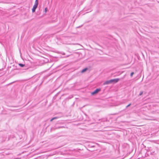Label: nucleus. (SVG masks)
<instances>
[{
  "label": "nucleus",
  "mask_w": 159,
  "mask_h": 159,
  "mask_svg": "<svg viewBox=\"0 0 159 159\" xmlns=\"http://www.w3.org/2000/svg\"><path fill=\"white\" fill-rule=\"evenodd\" d=\"M100 90H101V89L100 88L97 89L94 91L92 92L91 94L92 95H94L97 93Z\"/></svg>",
  "instance_id": "1"
},
{
  "label": "nucleus",
  "mask_w": 159,
  "mask_h": 159,
  "mask_svg": "<svg viewBox=\"0 0 159 159\" xmlns=\"http://www.w3.org/2000/svg\"><path fill=\"white\" fill-rule=\"evenodd\" d=\"M120 80V79L119 78L117 79H111V81L112 83L115 84L117 83Z\"/></svg>",
  "instance_id": "2"
},
{
  "label": "nucleus",
  "mask_w": 159,
  "mask_h": 159,
  "mask_svg": "<svg viewBox=\"0 0 159 159\" xmlns=\"http://www.w3.org/2000/svg\"><path fill=\"white\" fill-rule=\"evenodd\" d=\"M112 83L111 81V80H107V81H105V82H104L103 83V85H106V84H111Z\"/></svg>",
  "instance_id": "3"
},
{
  "label": "nucleus",
  "mask_w": 159,
  "mask_h": 159,
  "mask_svg": "<svg viewBox=\"0 0 159 159\" xmlns=\"http://www.w3.org/2000/svg\"><path fill=\"white\" fill-rule=\"evenodd\" d=\"M38 6V5H34V6H33V7L32 9V12L33 13V12H35V10H36V9L37 8Z\"/></svg>",
  "instance_id": "4"
},
{
  "label": "nucleus",
  "mask_w": 159,
  "mask_h": 159,
  "mask_svg": "<svg viewBox=\"0 0 159 159\" xmlns=\"http://www.w3.org/2000/svg\"><path fill=\"white\" fill-rule=\"evenodd\" d=\"M88 70V68H85L83 69L81 71V73H83L85 72V71H86Z\"/></svg>",
  "instance_id": "5"
},
{
  "label": "nucleus",
  "mask_w": 159,
  "mask_h": 159,
  "mask_svg": "<svg viewBox=\"0 0 159 159\" xmlns=\"http://www.w3.org/2000/svg\"><path fill=\"white\" fill-rule=\"evenodd\" d=\"M18 65L21 67H24L25 66V65L24 64H22V63H19Z\"/></svg>",
  "instance_id": "6"
},
{
  "label": "nucleus",
  "mask_w": 159,
  "mask_h": 159,
  "mask_svg": "<svg viewBox=\"0 0 159 159\" xmlns=\"http://www.w3.org/2000/svg\"><path fill=\"white\" fill-rule=\"evenodd\" d=\"M58 118H59V117H54L52 118L50 120V121L51 122L53 120H55V119H57Z\"/></svg>",
  "instance_id": "7"
},
{
  "label": "nucleus",
  "mask_w": 159,
  "mask_h": 159,
  "mask_svg": "<svg viewBox=\"0 0 159 159\" xmlns=\"http://www.w3.org/2000/svg\"><path fill=\"white\" fill-rule=\"evenodd\" d=\"M151 147H147V148L146 149L147 150V151L148 152V151H151Z\"/></svg>",
  "instance_id": "8"
},
{
  "label": "nucleus",
  "mask_w": 159,
  "mask_h": 159,
  "mask_svg": "<svg viewBox=\"0 0 159 159\" xmlns=\"http://www.w3.org/2000/svg\"><path fill=\"white\" fill-rule=\"evenodd\" d=\"M150 151H151V155H153V154H155V152L154 151H152V150L151 149V150Z\"/></svg>",
  "instance_id": "9"
},
{
  "label": "nucleus",
  "mask_w": 159,
  "mask_h": 159,
  "mask_svg": "<svg viewBox=\"0 0 159 159\" xmlns=\"http://www.w3.org/2000/svg\"><path fill=\"white\" fill-rule=\"evenodd\" d=\"M34 5H38V0H35V4Z\"/></svg>",
  "instance_id": "10"
},
{
  "label": "nucleus",
  "mask_w": 159,
  "mask_h": 159,
  "mask_svg": "<svg viewBox=\"0 0 159 159\" xmlns=\"http://www.w3.org/2000/svg\"><path fill=\"white\" fill-rule=\"evenodd\" d=\"M64 127H64L62 126H59L58 127H56V129H60V128H64Z\"/></svg>",
  "instance_id": "11"
},
{
  "label": "nucleus",
  "mask_w": 159,
  "mask_h": 159,
  "mask_svg": "<svg viewBox=\"0 0 159 159\" xmlns=\"http://www.w3.org/2000/svg\"><path fill=\"white\" fill-rule=\"evenodd\" d=\"M56 128H52L51 129V131H52L55 130V129H56Z\"/></svg>",
  "instance_id": "12"
},
{
  "label": "nucleus",
  "mask_w": 159,
  "mask_h": 159,
  "mask_svg": "<svg viewBox=\"0 0 159 159\" xmlns=\"http://www.w3.org/2000/svg\"><path fill=\"white\" fill-rule=\"evenodd\" d=\"M143 94V92L142 91H141L140 92V93L139 94V95L141 96Z\"/></svg>",
  "instance_id": "13"
},
{
  "label": "nucleus",
  "mask_w": 159,
  "mask_h": 159,
  "mask_svg": "<svg viewBox=\"0 0 159 159\" xmlns=\"http://www.w3.org/2000/svg\"><path fill=\"white\" fill-rule=\"evenodd\" d=\"M134 72H132L130 74V76L131 77H132L133 75L134 74Z\"/></svg>",
  "instance_id": "14"
},
{
  "label": "nucleus",
  "mask_w": 159,
  "mask_h": 159,
  "mask_svg": "<svg viewBox=\"0 0 159 159\" xmlns=\"http://www.w3.org/2000/svg\"><path fill=\"white\" fill-rule=\"evenodd\" d=\"M131 105V103L129 104V105H128L127 106H126V108H127L128 107H129V106H130Z\"/></svg>",
  "instance_id": "15"
},
{
  "label": "nucleus",
  "mask_w": 159,
  "mask_h": 159,
  "mask_svg": "<svg viewBox=\"0 0 159 159\" xmlns=\"http://www.w3.org/2000/svg\"><path fill=\"white\" fill-rule=\"evenodd\" d=\"M47 7H46V8H45V12H46L47 11Z\"/></svg>",
  "instance_id": "16"
},
{
  "label": "nucleus",
  "mask_w": 159,
  "mask_h": 159,
  "mask_svg": "<svg viewBox=\"0 0 159 159\" xmlns=\"http://www.w3.org/2000/svg\"><path fill=\"white\" fill-rule=\"evenodd\" d=\"M28 69V68H25V69H24V70H27Z\"/></svg>",
  "instance_id": "17"
},
{
  "label": "nucleus",
  "mask_w": 159,
  "mask_h": 159,
  "mask_svg": "<svg viewBox=\"0 0 159 159\" xmlns=\"http://www.w3.org/2000/svg\"><path fill=\"white\" fill-rule=\"evenodd\" d=\"M154 28H158V27L156 26H155Z\"/></svg>",
  "instance_id": "18"
},
{
  "label": "nucleus",
  "mask_w": 159,
  "mask_h": 159,
  "mask_svg": "<svg viewBox=\"0 0 159 159\" xmlns=\"http://www.w3.org/2000/svg\"><path fill=\"white\" fill-rule=\"evenodd\" d=\"M157 2L159 3V0H157Z\"/></svg>",
  "instance_id": "19"
},
{
  "label": "nucleus",
  "mask_w": 159,
  "mask_h": 159,
  "mask_svg": "<svg viewBox=\"0 0 159 159\" xmlns=\"http://www.w3.org/2000/svg\"><path fill=\"white\" fill-rule=\"evenodd\" d=\"M80 27V26H79V27H78L77 28H79Z\"/></svg>",
  "instance_id": "20"
},
{
  "label": "nucleus",
  "mask_w": 159,
  "mask_h": 159,
  "mask_svg": "<svg viewBox=\"0 0 159 159\" xmlns=\"http://www.w3.org/2000/svg\"><path fill=\"white\" fill-rule=\"evenodd\" d=\"M55 136H54L53 137H55Z\"/></svg>",
  "instance_id": "21"
}]
</instances>
